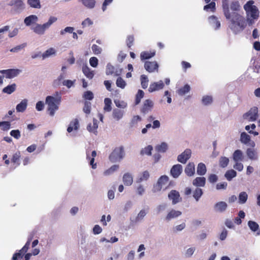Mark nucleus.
I'll return each instance as SVG.
<instances>
[{
    "instance_id": "1",
    "label": "nucleus",
    "mask_w": 260,
    "mask_h": 260,
    "mask_svg": "<svg viewBox=\"0 0 260 260\" xmlns=\"http://www.w3.org/2000/svg\"><path fill=\"white\" fill-rule=\"evenodd\" d=\"M222 3L223 14L229 21V27L235 34L243 31L247 23L249 26L252 25L259 17V12L257 7L253 5V1H249L244 5L246 19L239 13L241 7L239 2H232L230 6L228 0H222Z\"/></svg>"
},
{
    "instance_id": "2",
    "label": "nucleus",
    "mask_w": 260,
    "mask_h": 260,
    "mask_svg": "<svg viewBox=\"0 0 260 260\" xmlns=\"http://www.w3.org/2000/svg\"><path fill=\"white\" fill-rule=\"evenodd\" d=\"M45 102L48 106L47 110L49 112V115L53 116L58 109V105L61 102V96L55 98L49 95L46 97Z\"/></svg>"
},
{
    "instance_id": "3",
    "label": "nucleus",
    "mask_w": 260,
    "mask_h": 260,
    "mask_svg": "<svg viewBox=\"0 0 260 260\" xmlns=\"http://www.w3.org/2000/svg\"><path fill=\"white\" fill-rule=\"evenodd\" d=\"M57 19L55 17L51 16L49 18L48 22L43 24H37L32 28L33 31L38 35H43L46 29L48 28L51 24L56 22Z\"/></svg>"
},
{
    "instance_id": "4",
    "label": "nucleus",
    "mask_w": 260,
    "mask_h": 260,
    "mask_svg": "<svg viewBox=\"0 0 260 260\" xmlns=\"http://www.w3.org/2000/svg\"><path fill=\"white\" fill-rule=\"evenodd\" d=\"M125 153L123 146L116 147L109 155V158L112 162L120 161L124 156Z\"/></svg>"
},
{
    "instance_id": "5",
    "label": "nucleus",
    "mask_w": 260,
    "mask_h": 260,
    "mask_svg": "<svg viewBox=\"0 0 260 260\" xmlns=\"http://www.w3.org/2000/svg\"><path fill=\"white\" fill-rule=\"evenodd\" d=\"M8 5L12 7V10L15 13H20L25 8V4L22 0H12Z\"/></svg>"
},
{
    "instance_id": "6",
    "label": "nucleus",
    "mask_w": 260,
    "mask_h": 260,
    "mask_svg": "<svg viewBox=\"0 0 260 260\" xmlns=\"http://www.w3.org/2000/svg\"><path fill=\"white\" fill-rule=\"evenodd\" d=\"M258 108L253 107L243 115V118L250 121H255L258 116Z\"/></svg>"
},
{
    "instance_id": "7",
    "label": "nucleus",
    "mask_w": 260,
    "mask_h": 260,
    "mask_svg": "<svg viewBox=\"0 0 260 260\" xmlns=\"http://www.w3.org/2000/svg\"><path fill=\"white\" fill-rule=\"evenodd\" d=\"M169 181V177L166 175L161 176L157 180V183L154 185L153 192H158L161 190L163 186L167 185Z\"/></svg>"
},
{
    "instance_id": "8",
    "label": "nucleus",
    "mask_w": 260,
    "mask_h": 260,
    "mask_svg": "<svg viewBox=\"0 0 260 260\" xmlns=\"http://www.w3.org/2000/svg\"><path fill=\"white\" fill-rule=\"evenodd\" d=\"M30 244L29 242H26L24 246L18 252L15 253L12 258V260H21L23 255L26 253L29 248Z\"/></svg>"
},
{
    "instance_id": "9",
    "label": "nucleus",
    "mask_w": 260,
    "mask_h": 260,
    "mask_svg": "<svg viewBox=\"0 0 260 260\" xmlns=\"http://www.w3.org/2000/svg\"><path fill=\"white\" fill-rule=\"evenodd\" d=\"M144 68L145 70L149 73L158 72V64L156 61H145L144 63Z\"/></svg>"
},
{
    "instance_id": "10",
    "label": "nucleus",
    "mask_w": 260,
    "mask_h": 260,
    "mask_svg": "<svg viewBox=\"0 0 260 260\" xmlns=\"http://www.w3.org/2000/svg\"><path fill=\"white\" fill-rule=\"evenodd\" d=\"M240 141L242 143L245 145H249L251 147H254L255 142L251 140L250 137L245 132H242L240 136Z\"/></svg>"
},
{
    "instance_id": "11",
    "label": "nucleus",
    "mask_w": 260,
    "mask_h": 260,
    "mask_svg": "<svg viewBox=\"0 0 260 260\" xmlns=\"http://www.w3.org/2000/svg\"><path fill=\"white\" fill-rule=\"evenodd\" d=\"M168 198L172 200L173 205H175L182 200L179 192L176 190H172L168 194Z\"/></svg>"
},
{
    "instance_id": "12",
    "label": "nucleus",
    "mask_w": 260,
    "mask_h": 260,
    "mask_svg": "<svg viewBox=\"0 0 260 260\" xmlns=\"http://www.w3.org/2000/svg\"><path fill=\"white\" fill-rule=\"evenodd\" d=\"M191 154V150L189 149H186L183 152L178 156L177 160L181 163L185 164L190 158Z\"/></svg>"
},
{
    "instance_id": "13",
    "label": "nucleus",
    "mask_w": 260,
    "mask_h": 260,
    "mask_svg": "<svg viewBox=\"0 0 260 260\" xmlns=\"http://www.w3.org/2000/svg\"><path fill=\"white\" fill-rule=\"evenodd\" d=\"M21 71L19 69H8L4 70L1 71L3 74H5L7 78H13L18 76L20 73Z\"/></svg>"
},
{
    "instance_id": "14",
    "label": "nucleus",
    "mask_w": 260,
    "mask_h": 260,
    "mask_svg": "<svg viewBox=\"0 0 260 260\" xmlns=\"http://www.w3.org/2000/svg\"><path fill=\"white\" fill-rule=\"evenodd\" d=\"M182 172V166L180 164L174 165L170 170L171 176L174 178H178Z\"/></svg>"
},
{
    "instance_id": "15",
    "label": "nucleus",
    "mask_w": 260,
    "mask_h": 260,
    "mask_svg": "<svg viewBox=\"0 0 260 260\" xmlns=\"http://www.w3.org/2000/svg\"><path fill=\"white\" fill-rule=\"evenodd\" d=\"M164 84L162 80H160L158 82H153L151 83L148 88V91L150 92H152L157 90L161 89L164 87Z\"/></svg>"
},
{
    "instance_id": "16",
    "label": "nucleus",
    "mask_w": 260,
    "mask_h": 260,
    "mask_svg": "<svg viewBox=\"0 0 260 260\" xmlns=\"http://www.w3.org/2000/svg\"><path fill=\"white\" fill-rule=\"evenodd\" d=\"M153 107V102L149 100H146L143 105V106L141 108V111L143 113H147L149 111H151L152 108Z\"/></svg>"
},
{
    "instance_id": "17",
    "label": "nucleus",
    "mask_w": 260,
    "mask_h": 260,
    "mask_svg": "<svg viewBox=\"0 0 260 260\" xmlns=\"http://www.w3.org/2000/svg\"><path fill=\"white\" fill-rule=\"evenodd\" d=\"M246 153L247 157L250 160H256L258 159V154L254 147L247 148Z\"/></svg>"
},
{
    "instance_id": "18",
    "label": "nucleus",
    "mask_w": 260,
    "mask_h": 260,
    "mask_svg": "<svg viewBox=\"0 0 260 260\" xmlns=\"http://www.w3.org/2000/svg\"><path fill=\"white\" fill-rule=\"evenodd\" d=\"M182 214V212L179 210L171 209L167 214L165 217L167 221H170L173 218H177Z\"/></svg>"
},
{
    "instance_id": "19",
    "label": "nucleus",
    "mask_w": 260,
    "mask_h": 260,
    "mask_svg": "<svg viewBox=\"0 0 260 260\" xmlns=\"http://www.w3.org/2000/svg\"><path fill=\"white\" fill-rule=\"evenodd\" d=\"M79 128V120L77 118H75L72 120L67 128L68 133H71L73 130L77 131Z\"/></svg>"
},
{
    "instance_id": "20",
    "label": "nucleus",
    "mask_w": 260,
    "mask_h": 260,
    "mask_svg": "<svg viewBox=\"0 0 260 260\" xmlns=\"http://www.w3.org/2000/svg\"><path fill=\"white\" fill-rule=\"evenodd\" d=\"M98 121L95 118L93 119V124L89 123L87 126V129L90 133H92L95 135L98 134Z\"/></svg>"
},
{
    "instance_id": "21",
    "label": "nucleus",
    "mask_w": 260,
    "mask_h": 260,
    "mask_svg": "<svg viewBox=\"0 0 260 260\" xmlns=\"http://www.w3.org/2000/svg\"><path fill=\"white\" fill-rule=\"evenodd\" d=\"M206 184V178L204 177H198L192 181V184L197 187H204Z\"/></svg>"
},
{
    "instance_id": "22",
    "label": "nucleus",
    "mask_w": 260,
    "mask_h": 260,
    "mask_svg": "<svg viewBox=\"0 0 260 260\" xmlns=\"http://www.w3.org/2000/svg\"><path fill=\"white\" fill-rule=\"evenodd\" d=\"M185 173L188 176H192L194 174L195 168L193 162H189L185 168Z\"/></svg>"
},
{
    "instance_id": "23",
    "label": "nucleus",
    "mask_w": 260,
    "mask_h": 260,
    "mask_svg": "<svg viewBox=\"0 0 260 260\" xmlns=\"http://www.w3.org/2000/svg\"><path fill=\"white\" fill-rule=\"evenodd\" d=\"M233 159L234 161H241L244 159V155L241 150L237 149L233 154Z\"/></svg>"
},
{
    "instance_id": "24",
    "label": "nucleus",
    "mask_w": 260,
    "mask_h": 260,
    "mask_svg": "<svg viewBox=\"0 0 260 260\" xmlns=\"http://www.w3.org/2000/svg\"><path fill=\"white\" fill-rule=\"evenodd\" d=\"M124 112L123 110L114 109L112 112V116L116 120L118 121L121 119L124 115Z\"/></svg>"
},
{
    "instance_id": "25",
    "label": "nucleus",
    "mask_w": 260,
    "mask_h": 260,
    "mask_svg": "<svg viewBox=\"0 0 260 260\" xmlns=\"http://www.w3.org/2000/svg\"><path fill=\"white\" fill-rule=\"evenodd\" d=\"M155 55V51H143L141 53L140 58L142 60L148 59L153 57Z\"/></svg>"
},
{
    "instance_id": "26",
    "label": "nucleus",
    "mask_w": 260,
    "mask_h": 260,
    "mask_svg": "<svg viewBox=\"0 0 260 260\" xmlns=\"http://www.w3.org/2000/svg\"><path fill=\"white\" fill-rule=\"evenodd\" d=\"M227 207V204L224 202L221 201L217 203L214 206V208L215 211L222 212L226 209Z\"/></svg>"
},
{
    "instance_id": "27",
    "label": "nucleus",
    "mask_w": 260,
    "mask_h": 260,
    "mask_svg": "<svg viewBox=\"0 0 260 260\" xmlns=\"http://www.w3.org/2000/svg\"><path fill=\"white\" fill-rule=\"evenodd\" d=\"M123 181L125 185L129 186L133 182V178L131 174L125 173L123 176Z\"/></svg>"
},
{
    "instance_id": "28",
    "label": "nucleus",
    "mask_w": 260,
    "mask_h": 260,
    "mask_svg": "<svg viewBox=\"0 0 260 260\" xmlns=\"http://www.w3.org/2000/svg\"><path fill=\"white\" fill-rule=\"evenodd\" d=\"M38 20V17L35 15H31L26 17L24 19V23L27 26L30 25L32 23L36 22Z\"/></svg>"
},
{
    "instance_id": "29",
    "label": "nucleus",
    "mask_w": 260,
    "mask_h": 260,
    "mask_svg": "<svg viewBox=\"0 0 260 260\" xmlns=\"http://www.w3.org/2000/svg\"><path fill=\"white\" fill-rule=\"evenodd\" d=\"M27 101L26 99L23 100L19 104L16 106V110L18 112H24L27 107Z\"/></svg>"
},
{
    "instance_id": "30",
    "label": "nucleus",
    "mask_w": 260,
    "mask_h": 260,
    "mask_svg": "<svg viewBox=\"0 0 260 260\" xmlns=\"http://www.w3.org/2000/svg\"><path fill=\"white\" fill-rule=\"evenodd\" d=\"M248 225L252 232L258 231L257 234H260V228H259V225L256 222L250 220L248 222Z\"/></svg>"
},
{
    "instance_id": "31",
    "label": "nucleus",
    "mask_w": 260,
    "mask_h": 260,
    "mask_svg": "<svg viewBox=\"0 0 260 260\" xmlns=\"http://www.w3.org/2000/svg\"><path fill=\"white\" fill-rule=\"evenodd\" d=\"M207 169L205 165L203 162H200L197 167V173L198 175L203 176L206 173Z\"/></svg>"
},
{
    "instance_id": "32",
    "label": "nucleus",
    "mask_w": 260,
    "mask_h": 260,
    "mask_svg": "<svg viewBox=\"0 0 260 260\" xmlns=\"http://www.w3.org/2000/svg\"><path fill=\"white\" fill-rule=\"evenodd\" d=\"M82 72L87 78L90 79L93 78L94 76L93 72L91 71L89 68L87 66L82 67Z\"/></svg>"
},
{
    "instance_id": "33",
    "label": "nucleus",
    "mask_w": 260,
    "mask_h": 260,
    "mask_svg": "<svg viewBox=\"0 0 260 260\" xmlns=\"http://www.w3.org/2000/svg\"><path fill=\"white\" fill-rule=\"evenodd\" d=\"M87 155V159L90 160V165L92 166V168L93 169H95L96 168V164L94 163V157L96 156V152L95 150H93L91 152V158L89 155V154L87 152L86 153Z\"/></svg>"
},
{
    "instance_id": "34",
    "label": "nucleus",
    "mask_w": 260,
    "mask_h": 260,
    "mask_svg": "<svg viewBox=\"0 0 260 260\" xmlns=\"http://www.w3.org/2000/svg\"><path fill=\"white\" fill-rule=\"evenodd\" d=\"M27 4L32 8L40 9L41 5L40 0H27Z\"/></svg>"
},
{
    "instance_id": "35",
    "label": "nucleus",
    "mask_w": 260,
    "mask_h": 260,
    "mask_svg": "<svg viewBox=\"0 0 260 260\" xmlns=\"http://www.w3.org/2000/svg\"><path fill=\"white\" fill-rule=\"evenodd\" d=\"M82 4L89 9H92L94 7L96 2L95 0H79Z\"/></svg>"
},
{
    "instance_id": "36",
    "label": "nucleus",
    "mask_w": 260,
    "mask_h": 260,
    "mask_svg": "<svg viewBox=\"0 0 260 260\" xmlns=\"http://www.w3.org/2000/svg\"><path fill=\"white\" fill-rule=\"evenodd\" d=\"M104 110L106 112H110L112 110V101L109 98H105L104 100Z\"/></svg>"
},
{
    "instance_id": "37",
    "label": "nucleus",
    "mask_w": 260,
    "mask_h": 260,
    "mask_svg": "<svg viewBox=\"0 0 260 260\" xmlns=\"http://www.w3.org/2000/svg\"><path fill=\"white\" fill-rule=\"evenodd\" d=\"M20 157V152L19 151L16 152L13 155L11 158V162L14 164H16V166H18L20 165L19 160Z\"/></svg>"
},
{
    "instance_id": "38",
    "label": "nucleus",
    "mask_w": 260,
    "mask_h": 260,
    "mask_svg": "<svg viewBox=\"0 0 260 260\" xmlns=\"http://www.w3.org/2000/svg\"><path fill=\"white\" fill-rule=\"evenodd\" d=\"M168 145L165 142H162L160 145H158L155 147V149L158 152L164 153L168 149Z\"/></svg>"
},
{
    "instance_id": "39",
    "label": "nucleus",
    "mask_w": 260,
    "mask_h": 260,
    "mask_svg": "<svg viewBox=\"0 0 260 260\" xmlns=\"http://www.w3.org/2000/svg\"><path fill=\"white\" fill-rule=\"evenodd\" d=\"M224 176L228 180L231 181L237 176V172L234 170H230L226 172Z\"/></svg>"
},
{
    "instance_id": "40",
    "label": "nucleus",
    "mask_w": 260,
    "mask_h": 260,
    "mask_svg": "<svg viewBox=\"0 0 260 260\" xmlns=\"http://www.w3.org/2000/svg\"><path fill=\"white\" fill-rule=\"evenodd\" d=\"M119 166L118 165H114L110 168L105 171L104 172V175L105 176L110 175L117 170L119 169Z\"/></svg>"
},
{
    "instance_id": "41",
    "label": "nucleus",
    "mask_w": 260,
    "mask_h": 260,
    "mask_svg": "<svg viewBox=\"0 0 260 260\" xmlns=\"http://www.w3.org/2000/svg\"><path fill=\"white\" fill-rule=\"evenodd\" d=\"M203 194V190L201 188L197 187L193 192V197L196 201H198Z\"/></svg>"
},
{
    "instance_id": "42",
    "label": "nucleus",
    "mask_w": 260,
    "mask_h": 260,
    "mask_svg": "<svg viewBox=\"0 0 260 260\" xmlns=\"http://www.w3.org/2000/svg\"><path fill=\"white\" fill-rule=\"evenodd\" d=\"M190 90V87L189 85L186 84L183 87L179 88L178 90V93L180 95H185L186 93L188 92Z\"/></svg>"
},
{
    "instance_id": "43",
    "label": "nucleus",
    "mask_w": 260,
    "mask_h": 260,
    "mask_svg": "<svg viewBox=\"0 0 260 260\" xmlns=\"http://www.w3.org/2000/svg\"><path fill=\"white\" fill-rule=\"evenodd\" d=\"M16 86L15 83L8 85L3 89V92L8 94H11L15 90Z\"/></svg>"
},
{
    "instance_id": "44",
    "label": "nucleus",
    "mask_w": 260,
    "mask_h": 260,
    "mask_svg": "<svg viewBox=\"0 0 260 260\" xmlns=\"http://www.w3.org/2000/svg\"><path fill=\"white\" fill-rule=\"evenodd\" d=\"M64 78V75L63 74H61L58 78L54 80L52 83V85L54 87H57L58 86H59L61 83H62V80Z\"/></svg>"
},
{
    "instance_id": "45",
    "label": "nucleus",
    "mask_w": 260,
    "mask_h": 260,
    "mask_svg": "<svg viewBox=\"0 0 260 260\" xmlns=\"http://www.w3.org/2000/svg\"><path fill=\"white\" fill-rule=\"evenodd\" d=\"M209 9L212 12H214L215 11L216 4L214 2H212L204 7V10L205 11H208Z\"/></svg>"
},
{
    "instance_id": "46",
    "label": "nucleus",
    "mask_w": 260,
    "mask_h": 260,
    "mask_svg": "<svg viewBox=\"0 0 260 260\" xmlns=\"http://www.w3.org/2000/svg\"><path fill=\"white\" fill-rule=\"evenodd\" d=\"M144 91L141 89H139L136 95L135 105H138L140 103L141 100L144 97Z\"/></svg>"
},
{
    "instance_id": "47",
    "label": "nucleus",
    "mask_w": 260,
    "mask_h": 260,
    "mask_svg": "<svg viewBox=\"0 0 260 260\" xmlns=\"http://www.w3.org/2000/svg\"><path fill=\"white\" fill-rule=\"evenodd\" d=\"M229 162V159L226 157H221L219 160V164L221 168L226 167Z\"/></svg>"
},
{
    "instance_id": "48",
    "label": "nucleus",
    "mask_w": 260,
    "mask_h": 260,
    "mask_svg": "<svg viewBox=\"0 0 260 260\" xmlns=\"http://www.w3.org/2000/svg\"><path fill=\"white\" fill-rule=\"evenodd\" d=\"M248 195L246 192L243 191L240 193L239 196V202L240 204L245 203L247 200Z\"/></svg>"
},
{
    "instance_id": "49",
    "label": "nucleus",
    "mask_w": 260,
    "mask_h": 260,
    "mask_svg": "<svg viewBox=\"0 0 260 260\" xmlns=\"http://www.w3.org/2000/svg\"><path fill=\"white\" fill-rule=\"evenodd\" d=\"M152 149V146L151 145H148L144 149H142L141 150L140 153L141 155L146 154L148 155H151Z\"/></svg>"
},
{
    "instance_id": "50",
    "label": "nucleus",
    "mask_w": 260,
    "mask_h": 260,
    "mask_svg": "<svg viewBox=\"0 0 260 260\" xmlns=\"http://www.w3.org/2000/svg\"><path fill=\"white\" fill-rule=\"evenodd\" d=\"M148 79L147 76L142 75L141 76V83L143 89H146L148 86Z\"/></svg>"
},
{
    "instance_id": "51",
    "label": "nucleus",
    "mask_w": 260,
    "mask_h": 260,
    "mask_svg": "<svg viewBox=\"0 0 260 260\" xmlns=\"http://www.w3.org/2000/svg\"><path fill=\"white\" fill-rule=\"evenodd\" d=\"M209 19L215 24L216 29H218L220 26V22L218 20L217 18L214 16L212 15L209 17Z\"/></svg>"
},
{
    "instance_id": "52",
    "label": "nucleus",
    "mask_w": 260,
    "mask_h": 260,
    "mask_svg": "<svg viewBox=\"0 0 260 260\" xmlns=\"http://www.w3.org/2000/svg\"><path fill=\"white\" fill-rule=\"evenodd\" d=\"M202 102L204 105L211 104L213 102L212 97L209 95L204 96L202 98Z\"/></svg>"
},
{
    "instance_id": "53",
    "label": "nucleus",
    "mask_w": 260,
    "mask_h": 260,
    "mask_svg": "<svg viewBox=\"0 0 260 260\" xmlns=\"http://www.w3.org/2000/svg\"><path fill=\"white\" fill-rule=\"evenodd\" d=\"M55 53V49L53 48H50L47 50L44 53H43L42 54L43 59H45L51 55L54 54Z\"/></svg>"
},
{
    "instance_id": "54",
    "label": "nucleus",
    "mask_w": 260,
    "mask_h": 260,
    "mask_svg": "<svg viewBox=\"0 0 260 260\" xmlns=\"http://www.w3.org/2000/svg\"><path fill=\"white\" fill-rule=\"evenodd\" d=\"M116 84L117 86L122 89L124 88L126 86V83L125 81L120 77L117 79Z\"/></svg>"
},
{
    "instance_id": "55",
    "label": "nucleus",
    "mask_w": 260,
    "mask_h": 260,
    "mask_svg": "<svg viewBox=\"0 0 260 260\" xmlns=\"http://www.w3.org/2000/svg\"><path fill=\"white\" fill-rule=\"evenodd\" d=\"M83 111L87 114H89L91 111V103L89 102L86 101L84 102L83 109Z\"/></svg>"
},
{
    "instance_id": "56",
    "label": "nucleus",
    "mask_w": 260,
    "mask_h": 260,
    "mask_svg": "<svg viewBox=\"0 0 260 260\" xmlns=\"http://www.w3.org/2000/svg\"><path fill=\"white\" fill-rule=\"evenodd\" d=\"M26 46V43H23L21 45H18L10 49L12 52H18L21 50L24 49Z\"/></svg>"
},
{
    "instance_id": "57",
    "label": "nucleus",
    "mask_w": 260,
    "mask_h": 260,
    "mask_svg": "<svg viewBox=\"0 0 260 260\" xmlns=\"http://www.w3.org/2000/svg\"><path fill=\"white\" fill-rule=\"evenodd\" d=\"M150 175L147 171H144L142 176L138 179V182H141L144 180H147L149 178Z\"/></svg>"
},
{
    "instance_id": "58",
    "label": "nucleus",
    "mask_w": 260,
    "mask_h": 260,
    "mask_svg": "<svg viewBox=\"0 0 260 260\" xmlns=\"http://www.w3.org/2000/svg\"><path fill=\"white\" fill-rule=\"evenodd\" d=\"M91 49L93 53L96 55L101 54L102 51V49L96 44H93Z\"/></svg>"
},
{
    "instance_id": "59",
    "label": "nucleus",
    "mask_w": 260,
    "mask_h": 260,
    "mask_svg": "<svg viewBox=\"0 0 260 260\" xmlns=\"http://www.w3.org/2000/svg\"><path fill=\"white\" fill-rule=\"evenodd\" d=\"M134 42V37L133 36H128L126 39V45L128 48H131V47L133 45V43Z\"/></svg>"
},
{
    "instance_id": "60",
    "label": "nucleus",
    "mask_w": 260,
    "mask_h": 260,
    "mask_svg": "<svg viewBox=\"0 0 260 260\" xmlns=\"http://www.w3.org/2000/svg\"><path fill=\"white\" fill-rule=\"evenodd\" d=\"M114 103L116 107L120 108H125L127 106V104L124 101H121L120 100H115L114 101Z\"/></svg>"
},
{
    "instance_id": "61",
    "label": "nucleus",
    "mask_w": 260,
    "mask_h": 260,
    "mask_svg": "<svg viewBox=\"0 0 260 260\" xmlns=\"http://www.w3.org/2000/svg\"><path fill=\"white\" fill-rule=\"evenodd\" d=\"M93 24V21L89 18H87L82 22V27H86L87 26H89Z\"/></svg>"
},
{
    "instance_id": "62",
    "label": "nucleus",
    "mask_w": 260,
    "mask_h": 260,
    "mask_svg": "<svg viewBox=\"0 0 260 260\" xmlns=\"http://www.w3.org/2000/svg\"><path fill=\"white\" fill-rule=\"evenodd\" d=\"M115 70V68L114 66L111 65L110 63H108L107 66L106 68V74L107 75H112L114 73Z\"/></svg>"
},
{
    "instance_id": "63",
    "label": "nucleus",
    "mask_w": 260,
    "mask_h": 260,
    "mask_svg": "<svg viewBox=\"0 0 260 260\" xmlns=\"http://www.w3.org/2000/svg\"><path fill=\"white\" fill-rule=\"evenodd\" d=\"M142 120L141 117L139 115H136L133 116L131 121V126H134L137 124V123L139 121H141Z\"/></svg>"
},
{
    "instance_id": "64",
    "label": "nucleus",
    "mask_w": 260,
    "mask_h": 260,
    "mask_svg": "<svg viewBox=\"0 0 260 260\" xmlns=\"http://www.w3.org/2000/svg\"><path fill=\"white\" fill-rule=\"evenodd\" d=\"M83 97L85 99L92 100L93 99V94L90 91H86L84 92Z\"/></svg>"
}]
</instances>
